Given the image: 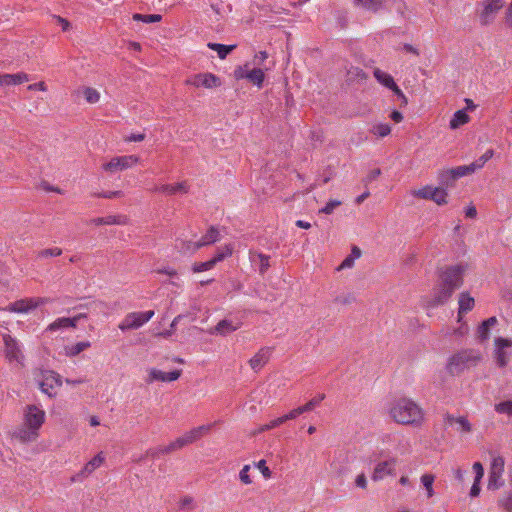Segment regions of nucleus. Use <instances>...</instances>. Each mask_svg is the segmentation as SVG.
Here are the masks:
<instances>
[{"instance_id": "8", "label": "nucleus", "mask_w": 512, "mask_h": 512, "mask_svg": "<svg viewBox=\"0 0 512 512\" xmlns=\"http://www.w3.org/2000/svg\"><path fill=\"white\" fill-rule=\"evenodd\" d=\"M504 465L505 462L501 456H497L492 459L488 478L489 490H497L504 485Z\"/></svg>"}, {"instance_id": "48", "label": "nucleus", "mask_w": 512, "mask_h": 512, "mask_svg": "<svg viewBox=\"0 0 512 512\" xmlns=\"http://www.w3.org/2000/svg\"><path fill=\"white\" fill-rule=\"evenodd\" d=\"M499 506L508 512H512V490L504 493L498 501Z\"/></svg>"}, {"instance_id": "39", "label": "nucleus", "mask_w": 512, "mask_h": 512, "mask_svg": "<svg viewBox=\"0 0 512 512\" xmlns=\"http://www.w3.org/2000/svg\"><path fill=\"white\" fill-rule=\"evenodd\" d=\"M494 410L498 414H503L512 417V400H505L494 405Z\"/></svg>"}, {"instance_id": "43", "label": "nucleus", "mask_w": 512, "mask_h": 512, "mask_svg": "<svg viewBox=\"0 0 512 512\" xmlns=\"http://www.w3.org/2000/svg\"><path fill=\"white\" fill-rule=\"evenodd\" d=\"M132 18L135 21H141L143 23H155V22L161 21L162 16L159 14L144 15V14L135 13Z\"/></svg>"}, {"instance_id": "60", "label": "nucleus", "mask_w": 512, "mask_h": 512, "mask_svg": "<svg viewBox=\"0 0 512 512\" xmlns=\"http://www.w3.org/2000/svg\"><path fill=\"white\" fill-rule=\"evenodd\" d=\"M248 65L245 64L244 66H238L235 70H234V77L237 79V80H241V79H246V75L248 73V69H247Z\"/></svg>"}, {"instance_id": "14", "label": "nucleus", "mask_w": 512, "mask_h": 512, "mask_svg": "<svg viewBox=\"0 0 512 512\" xmlns=\"http://www.w3.org/2000/svg\"><path fill=\"white\" fill-rule=\"evenodd\" d=\"M182 374V370H173L170 372H164L157 368H149L147 369V376L145 378V382L147 384H152L156 381L159 382H173L179 379Z\"/></svg>"}, {"instance_id": "19", "label": "nucleus", "mask_w": 512, "mask_h": 512, "mask_svg": "<svg viewBox=\"0 0 512 512\" xmlns=\"http://www.w3.org/2000/svg\"><path fill=\"white\" fill-rule=\"evenodd\" d=\"M476 171L473 163L464 166H458L440 173V181L445 182L448 179H457L468 174H472Z\"/></svg>"}, {"instance_id": "4", "label": "nucleus", "mask_w": 512, "mask_h": 512, "mask_svg": "<svg viewBox=\"0 0 512 512\" xmlns=\"http://www.w3.org/2000/svg\"><path fill=\"white\" fill-rule=\"evenodd\" d=\"M51 302L47 297H32L17 300L3 308L4 311L11 313L27 314L36 308Z\"/></svg>"}, {"instance_id": "38", "label": "nucleus", "mask_w": 512, "mask_h": 512, "mask_svg": "<svg viewBox=\"0 0 512 512\" xmlns=\"http://www.w3.org/2000/svg\"><path fill=\"white\" fill-rule=\"evenodd\" d=\"M250 255H251V261H255V258H257L259 260V264H260L259 272H260V274H264L270 266V263H269L270 257L268 255H265L262 253H252V252H250Z\"/></svg>"}, {"instance_id": "50", "label": "nucleus", "mask_w": 512, "mask_h": 512, "mask_svg": "<svg viewBox=\"0 0 512 512\" xmlns=\"http://www.w3.org/2000/svg\"><path fill=\"white\" fill-rule=\"evenodd\" d=\"M62 254V249L58 247L47 248L39 251L37 253L38 258H48V257H57Z\"/></svg>"}, {"instance_id": "26", "label": "nucleus", "mask_w": 512, "mask_h": 512, "mask_svg": "<svg viewBox=\"0 0 512 512\" xmlns=\"http://www.w3.org/2000/svg\"><path fill=\"white\" fill-rule=\"evenodd\" d=\"M459 310H458V321L462 320V315L471 311L474 307V298L468 293H461L459 295Z\"/></svg>"}, {"instance_id": "29", "label": "nucleus", "mask_w": 512, "mask_h": 512, "mask_svg": "<svg viewBox=\"0 0 512 512\" xmlns=\"http://www.w3.org/2000/svg\"><path fill=\"white\" fill-rule=\"evenodd\" d=\"M470 121L469 115L466 113V110H458L453 114V117L450 120L449 126L451 129H457L460 126L468 123Z\"/></svg>"}, {"instance_id": "61", "label": "nucleus", "mask_w": 512, "mask_h": 512, "mask_svg": "<svg viewBox=\"0 0 512 512\" xmlns=\"http://www.w3.org/2000/svg\"><path fill=\"white\" fill-rule=\"evenodd\" d=\"M256 466L261 471L265 479H269L271 477V470L267 467L265 460H260Z\"/></svg>"}, {"instance_id": "11", "label": "nucleus", "mask_w": 512, "mask_h": 512, "mask_svg": "<svg viewBox=\"0 0 512 512\" xmlns=\"http://www.w3.org/2000/svg\"><path fill=\"white\" fill-rule=\"evenodd\" d=\"M495 351L494 358L497 365L501 368L507 366L510 361L511 353L506 351V348L512 347V339L498 337L494 340Z\"/></svg>"}, {"instance_id": "42", "label": "nucleus", "mask_w": 512, "mask_h": 512, "mask_svg": "<svg viewBox=\"0 0 512 512\" xmlns=\"http://www.w3.org/2000/svg\"><path fill=\"white\" fill-rule=\"evenodd\" d=\"M436 188L437 187L427 185L415 191L414 195L421 199L432 200Z\"/></svg>"}, {"instance_id": "45", "label": "nucleus", "mask_w": 512, "mask_h": 512, "mask_svg": "<svg viewBox=\"0 0 512 512\" xmlns=\"http://www.w3.org/2000/svg\"><path fill=\"white\" fill-rule=\"evenodd\" d=\"M216 264L217 263H216L215 259L212 258L206 262L194 263L192 270L195 273H200V272L212 269Z\"/></svg>"}, {"instance_id": "54", "label": "nucleus", "mask_w": 512, "mask_h": 512, "mask_svg": "<svg viewBox=\"0 0 512 512\" xmlns=\"http://www.w3.org/2000/svg\"><path fill=\"white\" fill-rule=\"evenodd\" d=\"M94 196L98 197V198L114 199V198H122L124 196V193H123V191L116 190V191L95 193Z\"/></svg>"}, {"instance_id": "3", "label": "nucleus", "mask_w": 512, "mask_h": 512, "mask_svg": "<svg viewBox=\"0 0 512 512\" xmlns=\"http://www.w3.org/2000/svg\"><path fill=\"white\" fill-rule=\"evenodd\" d=\"M481 360V353L474 349H464L453 354L447 363V370L452 375H458L464 370L474 367Z\"/></svg>"}, {"instance_id": "12", "label": "nucleus", "mask_w": 512, "mask_h": 512, "mask_svg": "<svg viewBox=\"0 0 512 512\" xmlns=\"http://www.w3.org/2000/svg\"><path fill=\"white\" fill-rule=\"evenodd\" d=\"M187 85L194 86L196 88L204 87L206 89H212L221 85V80L218 76L213 73H198L186 80Z\"/></svg>"}, {"instance_id": "57", "label": "nucleus", "mask_w": 512, "mask_h": 512, "mask_svg": "<svg viewBox=\"0 0 512 512\" xmlns=\"http://www.w3.org/2000/svg\"><path fill=\"white\" fill-rule=\"evenodd\" d=\"M303 413L304 412L302 411V407L299 406V407L291 410L289 413L281 416L282 422L285 423L288 420H293Z\"/></svg>"}, {"instance_id": "20", "label": "nucleus", "mask_w": 512, "mask_h": 512, "mask_svg": "<svg viewBox=\"0 0 512 512\" xmlns=\"http://www.w3.org/2000/svg\"><path fill=\"white\" fill-rule=\"evenodd\" d=\"M153 191L169 196L176 195L178 193L186 194L189 191V185L186 181H182L176 184H162L156 186Z\"/></svg>"}, {"instance_id": "32", "label": "nucleus", "mask_w": 512, "mask_h": 512, "mask_svg": "<svg viewBox=\"0 0 512 512\" xmlns=\"http://www.w3.org/2000/svg\"><path fill=\"white\" fill-rule=\"evenodd\" d=\"M373 75L376 78V80L384 87L390 89L392 86H394L395 81L393 77L387 72H384L379 68H375L373 71Z\"/></svg>"}, {"instance_id": "35", "label": "nucleus", "mask_w": 512, "mask_h": 512, "mask_svg": "<svg viewBox=\"0 0 512 512\" xmlns=\"http://www.w3.org/2000/svg\"><path fill=\"white\" fill-rule=\"evenodd\" d=\"M370 133L376 137L384 138L391 133V126L388 123H375L370 129Z\"/></svg>"}, {"instance_id": "56", "label": "nucleus", "mask_w": 512, "mask_h": 512, "mask_svg": "<svg viewBox=\"0 0 512 512\" xmlns=\"http://www.w3.org/2000/svg\"><path fill=\"white\" fill-rule=\"evenodd\" d=\"M250 469H251L250 465H244L243 468L239 472V479L245 485H249L252 483V480H251L250 474H249Z\"/></svg>"}, {"instance_id": "63", "label": "nucleus", "mask_w": 512, "mask_h": 512, "mask_svg": "<svg viewBox=\"0 0 512 512\" xmlns=\"http://www.w3.org/2000/svg\"><path fill=\"white\" fill-rule=\"evenodd\" d=\"M354 262H355V257L347 256V257L342 261V263L340 264V266L338 267V269H339V270H341V269L351 268V267H353Z\"/></svg>"}, {"instance_id": "41", "label": "nucleus", "mask_w": 512, "mask_h": 512, "mask_svg": "<svg viewBox=\"0 0 512 512\" xmlns=\"http://www.w3.org/2000/svg\"><path fill=\"white\" fill-rule=\"evenodd\" d=\"M83 96L90 104H95L100 100V93L92 87H85L83 89Z\"/></svg>"}, {"instance_id": "30", "label": "nucleus", "mask_w": 512, "mask_h": 512, "mask_svg": "<svg viewBox=\"0 0 512 512\" xmlns=\"http://www.w3.org/2000/svg\"><path fill=\"white\" fill-rule=\"evenodd\" d=\"M246 79L250 81L252 84L256 85L258 88H261L265 79L263 69L253 68L251 70H248Z\"/></svg>"}, {"instance_id": "52", "label": "nucleus", "mask_w": 512, "mask_h": 512, "mask_svg": "<svg viewBox=\"0 0 512 512\" xmlns=\"http://www.w3.org/2000/svg\"><path fill=\"white\" fill-rule=\"evenodd\" d=\"M342 204V202L340 200H336V199H333V200H329L326 205L319 210V213H323V214H332L334 212V210L339 207L340 205Z\"/></svg>"}, {"instance_id": "23", "label": "nucleus", "mask_w": 512, "mask_h": 512, "mask_svg": "<svg viewBox=\"0 0 512 512\" xmlns=\"http://www.w3.org/2000/svg\"><path fill=\"white\" fill-rule=\"evenodd\" d=\"M210 430L209 425H202L199 427H195L191 429L190 431H187L182 436H180V440L182 442L183 447L194 443L198 439H200L204 434L208 433Z\"/></svg>"}, {"instance_id": "33", "label": "nucleus", "mask_w": 512, "mask_h": 512, "mask_svg": "<svg viewBox=\"0 0 512 512\" xmlns=\"http://www.w3.org/2000/svg\"><path fill=\"white\" fill-rule=\"evenodd\" d=\"M207 47L211 50L216 51L220 59H225L226 56L236 48V45H224L209 42L207 44Z\"/></svg>"}, {"instance_id": "44", "label": "nucleus", "mask_w": 512, "mask_h": 512, "mask_svg": "<svg viewBox=\"0 0 512 512\" xmlns=\"http://www.w3.org/2000/svg\"><path fill=\"white\" fill-rule=\"evenodd\" d=\"M383 0H356L357 4L363 8L376 12L380 9Z\"/></svg>"}, {"instance_id": "59", "label": "nucleus", "mask_w": 512, "mask_h": 512, "mask_svg": "<svg viewBox=\"0 0 512 512\" xmlns=\"http://www.w3.org/2000/svg\"><path fill=\"white\" fill-rule=\"evenodd\" d=\"M473 470L475 472V479L476 482H481L483 476H484V468L480 462H475L473 464Z\"/></svg>"}, {"instance_id": "49", "label": "nucleus", "mask_w": 512, "mask_h": 512, "mask_svg": "<svg viewBox=\"0 0 512 512\" xmlns=\"http://www.w3.org/2000/svg\"><path fill=\"white\" fill-rule=\"evenodd\" d=\"M233 252V246L232 245H225L224 247L220 248L217 252V254L213 257L216 261V263L224 260L226 257H229L232 255Z\"/></svg>"}, {"instance_id": "46", "label": "nucleus", "mask_w": 512, "mask_h": 512, "mask_svg": "<svg viewBox=\"0 0 512 512\" xmlns=\"http://www.w3.org/2000/svg\"><path fill=\"white\" fill-rule=\"evenodd\" d=\"M447 197V191L444 188L437 187L434 192L432 201H434L438 205H444L447 203Z\"/></svg>"}, {"instance_id": "16", "label": "nucleus", "mask_w": 512, "mask_h": 512, "mask_svg": "<svg viewBox=\"0 0 512 512\" xmlns=\"http://www.w3.org/2000/svg\"><path fill=\"white\" fill-rule=\"evenodd\" d=\"M483 9L480 13V21L483 25L491 23L495 14L502 8V0H483Z\"/></svg>"}, {"instance_id": "10", "label": "nucleus", "mask_w": 512, "mask_h": 512, "mask_svg": "<svg viewBox=\"0 0 512 512\" xmlns=\"http://www.w3.org/2000/svg\"><path fill=\"white\" fill-rule=\"evenodd\" d=\"M5 358L10 362L23 364V353L20 349L18 341L9 334L3 335Z\"/></svg>"}, {"instance_id": "5", "label": "nucleus", "mask_w": 512, "mask_h": 512, "mask_svg": "<svg viewBox=\"0 0 512 512\" xmlns=\"http://www.w3.org/2000/svg\"><path fill=\"white\" fill-rule=\"evenodd\" d=\"M140 162L137 155H123L112 157L109 161L102 165V169L107 173H117L128 170L136 166Z\"/></svg>"}, {"instance_id": "36", "label": "nucleus", "mask_w": 512, "mask_h": 512, "mask_svg": "<svg viewBox=\"0 0 512 512\" xmlns=\"http://www.w3.org/2000/svg\"><path fill=\"white\" fill-rule=\"evenodd\" d=\"M183 448L182 442L180 438H176L174 441L170 442L168 445L160 446L157 449L158 454H170L174 451L180 450Z\"/></svg>"}, {"instance_id": "47", "label": "nucleus", "mask_w": 512, "mask_h": 512, "mask_svg": "<svg viewBox=\"0 0 512 512\" xmlns=\"http://www.w3.org/2000/svg\"><path fill=\"white\" fill-rule=\"evenodd\" d=\"M325 398L324 394H320L317 397H314L310 401H308L306 404L302 405V411L304 413L310 412L314 410L315 407H317Z\"/></svg>"}, {"instance_id": "13", "label": "nucleus", "mask_w": 512, "mask_h": 512, "mask_svg": "<svg viewBox=\"0 0 512 512\" xmlns=\"http://www.w3.org/2000/svg\"><path fill=\"white\" fill-rule=\"evenodd\" d=\"M220 240V232L219 230L211 226L208 231L201 237V239L197 242H187L185 243L186 247L182 249L185 251L195 252L198 249L216 243Z\"/></svg>"}, {"instance_id": "24", "label": "nucleus", "mask_w": 512, "mask_h": 512, "mask_svg": "<svg viewBox=\"0 0 512 512\" xmlns=\"http://www.w3.org/2000/svg\"><path fill=\"white\" fill-rule=\"evenodd\" d=\"M210 430L209 425H202L199 427H195L191 429L190 431H187L182 436H180V440L182 442L183 447L194 443L198 439H200L204 434L208 433Z\"/></svg>"}, {"instance_id": "9", "label": "nucleus", "mask_w": 512, "mask_h": 512, "mask_svg": "<svg viewBox=\"0 0 512 512\" xmlns=\"http://www.w3.org/2000/svg\"><path fill=\"white\" fill-rule=\"evenodd\" d=\"M62 385V377L54 371H44L42 373V379L39 382L40 390L48 395L54 397L57 389Z\"/></svg>"}, {"instance_id": "2", "label": "nucleus", "mask_w": 512, "mask_h": 512, "mask_svg": "<svg viewBox=\"0 0 512 512\" xmlns=\"http://www.w3.org/2000/svg\"><path fill=\"white\" fill-rule=\"evenodd\" d=\"M45 419L46 413L41 407L27 405L23 411V423L12 432V437L21 443L35 442Z\"/></svg>"}, {"instance_id": "1", "label": "nucleus", "mask_w": 512, "mask_h": 512, "mask_svg": "<svg viewBox=\"0 0 512 512\" xmlns=\"http://www.w3.org/2000/svg\"><path fill=\"white\" fill-rule=\"evenodd\" d=\"M387 414L395 423L405 426L420 427L425 420L423 408L407 397L392 400L388 404Z\"/></svg>"}, {"instance_id": "15", "label": "nucleus", "mask_w": 512, "mask_h": 512, "mask_svg": "<svg viewBox=\"0 0 512 512\" xmlns=\"http://www.w3.org/2000/svg\"><path fill=\"white\" fill-rule=\"evenodd\" d=\"M397 459L390 458L385 461L379 462L373 470L372 480L380 481L386 476H394L396 474Z\"/></svg>"}, {"instance_id": "22", "label": "nucleus", "mask_w": 512, "mask_h": 512, "mask_svg": "<svg viewBox=\"0 0 512 512\" xmlns=\"http://www.w3.org/2000/svg\"><path fill=\"white\" fill-rule=\"evenodd\" d=\"M30 76L25 72L0 74V87L16 86L28 82Z\"/></svg>"}, {"instance_id": "21", "label": "nucleus", "mask_w": 512, "mask_h": 512, "mask_svg": "<svg viewBox=\"0 0 512 512\" xmlns=\"http://www.w3.org/2000/svg\"><path fill=\"white\" fill-rule=\"evenodd\" d=\"M444 423L448 426H456L457 431L460 433H470L472 431V424L464 416L455 417L447 414L444 417Z\"/></svg>"}, {"instance_id": "27", "label": "nucleus", "mask_w": 512, "mask_h": 512, "mask_svg": "<svg viewBox=\"0 0 512 512\" xmlns=\"http://www.w3.org/2000/svg\"><path fill=\"white\" fill-rule=\"evenodd\" d=\"M498 320L496 317H490L484 320L477 328L476 334L480 341L489 339L490 328L497 324Z\"/></svg>"}, {"instance_id": "28", "label": "nucleus", "mask_w": 512, "mask_h": 512, "mask_svg": "<svg viewBox=\"0 0 512 512\" xmlns=\"http://www.w3.org/2000/svg\"><path fill=\"white\" fill-rule=\"evenodd\" d=\"M75 320L76 319H70L68 317L57 318L47 326L46 330L54 332L60 329L75 328Z\"/></svg>"}, {"instance_id": "7", "label": "nucleus", "mask_w": 512, "mask_h": 512, "mask_svg": "<svg viewBox=\"0 0 512 512\" xmlns=\"http://www.w3.org/2000/svg\"><path fill=\"white\" fill-rule=\"evenodd\" d=\"M463 272L464 269L460 265L447 267L440 273L439 282L446 287L457 290L463 284Z\"/></svg>"}, {"instance_id": "34", "label": "nucleus", "mask_w": 512, "mask_h": 512, "mask_svg": "<svg viewBox=\"0 0 512 512\" xmlns=\"http://www.w3.org/2000/svg\"><path fill=\"white\" fill-rule=\"evenodd\" d=\"M91 346L89 341L78 342L74 345L65 347V355L68 357H74L88 349Z\"/></svg>"}, {"instance_id": "58", "label": "nucleus", "mask_w": 512, "mask_h": 512, "mask_svg": "<svg viewBox=\"0 0 512 512\" xmlns=\"http://www.w3.org/2000/svg\"><path fill=\"white\" fill-rule=\"evenodd\" d=\"M393 440L397 441L401 448L398 450L400 454H404L408 451V442L400 435H393Z\"/></svg>"}, {"instance_id": "17", "label": "nucleus", "mask_w": 512, "mask_h": 512, "mask_svg": "<svg viewBox=\"0 0 512 512\" xmlns=\"http://www.w3.org/2000/svg\"><path fill=\"white\" fill-rule=\"evenodd\" d=\"M105 461V456L103 452H99L94 458L88 461L82 470L72 478L73 481L81 480L87 478L91 475L97 468H99Z\"/></svg>"}, {"instance_id": "37", "label": "nucleus", "mask_w": 512, "mask_h": 512, "mask_svg": "<svg viewBox=\"0 0 512 512\" xmlns=\"http://www.w3.org/2000/svg\"><path fill=\"white\" fill-rule=\"evenodd\" d=\"M422 485L424 486L427 494V498H431L434 495L433 484L435 477L432 474H423L420 478Z\"/></svg>"}, {"instance_id": "18", "label": "nucleus", "mask_w": 512, "mask_h": 512, "mask_svg": "<svg viewBox=\"0 0 512 512\" xmlns=\"http://www.w3.org/2000/svg\"><path fill=\"white\" fill-rule=\"evenodd\" d=\"M454 291L452 288L446 287L439 282L433 290L431 305L436 307L445 304L451 298Z\"/></svg>"}, {"instance_id": "51", "label": "nucleus", "mask_w": 512, "mask_h": 512, "mask_svg": "<svg viewBox=\"0 0 512 512\" xmlns=\"http://www.w3.org/2000/svg\"><path fill=\"white\" fill-rule=\"evenodd\" d=\"M493 155L494 151L492 149L487 150L480 158L472 162L473 166L476 168V170L481 169L485 163L493 157Z\"/></svg>"}, {"instance_id": "6", "label": "nucleus", "mask_w": 512, "mask_h": 512, "mask_svg": "<svg viewBox=\"0 0 512 512\" xmlns=\"http://www.w3.org/2000/svg\"><path fill=\"white\" fill-rule=\"evenodd\" d=\"M153 316V310L145 312H131L123 318L118 327L121 331L138 329L147 323Z\"/></svg>"}, {"instance_id": "53", "label": "nucleus", "mask_w": 512, "mask_h": 512, "mask_svg": "<svg viewBox=\"0 0 512 512\" xmlns=\"http://www.w3.org/2000/svg\"><path fill=\"white\" fill-rule=\"evenodd\" d=\"M281 424H283L282 422V419L281 417H278L272 421H270L269 423L265 424V425H262L260 426L258 429H257V433H262V432H265V431H268V430H271V429H274L278 426H280Z\"/></svg>"}, {"instance_id": "25", "label": "nucleus", "mask_w": 512, "mask_h": 512, "mask_svg": "<svg viewBox=\"0 0 512 512\" xmlns=\"http://www.w3.org/2000/svg\"><path fill=\"white\" fill-rule=\"evenodd\" d=\"M270 348L263 347L261 348L250 360L249 365L252 370L258 372L261 370L269 361L270 358Z\"/></svg>"}, {"instance_id": "62", "label": "nucleus", "mask_w": 512, "mask_h": 512, "mask_svg": "<svg viewBox=\"0 0 512 512\" xmlns=\"http://www.w3.org/2000/svg\"><path fill=\"white\" fill-rule=\"evenodd\" d=\"M53 18L56 20V22L61 26L62 30L63 31H68L70 29V22L61 17V16H57V15H54Z\"/></svg>"}, {"instance_id": "40", "label": "nucleus", "mask_w": 512, "mask_h": 512, "mask_svg": "<svg viewBox=\"0 0 512 512\" xmlns=\"http://www.w3.org/2000/svg\"><path fill=\"white\" fill-rule=\"evenodd\" d=\"M129 219L126 215H109L104 217L105 225H126Z\"/></svg>"}, {"instance_id": "64", "label": "nucleus", "mask_w": 512, "mask_h": 512, "mask_svg": "<svg viewBox=\"0 0 512 512\" xmlns=\"http://www.w3.org/2000/svg\"><path fill=\"white\" fill-rule=\"evenodd\" d=\"M505 22L508 26L512 27V0L505 13Z\"/></svg>"}, {"instance_id": "31", "label": "nucleus", "mask_w": 512, "mask_h": 512, "mask_svg": "<svg viewBox=\"0 0 512 512\" xmlns=\"http://www.w3.org/2000/svg\"><path fill=\"white\" fill-rule=\"evenodd\" d=\"M239 324H233L230 320H221L214 328L212 333H217L221 335H226L233 331H236L239 328Z\"/></svg>"}, {"instance_id": "55", "label": "nucleus", "mask_w": 512, "mask_h": 512, "mask_svg": "<svg viewBox=\"0 0 512 512\" xmlns=\"http://www.w3.org/2000/svg\"><path fill=\"white\" fill-rule=\"evenodd\" d=\"M348 75H349L350 79H352V80H356V79H358V80H365V79H367L366 73L362 69H360L358 67H352L348 71Z\"/></svg>"}]
</instances>
